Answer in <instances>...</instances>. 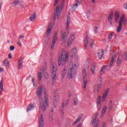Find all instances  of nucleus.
<instances>
[{
    "label": "nucleus",
    "mask_w": 127,
    "mask_h": 127,
    "mask_svg": "<svg viewBox=\"0 0 127 127\" xmlns=\"http://www.w3.org/2000/svg\"><path fill=\"white\" fill-rule=\"evenodd\" d=\"M81 121V117H78L76 120L73 123V125H76V124H78Z\"/></svg>",
    "instance_id": "obj_39"
},
{
    "label": "nucleus",
    "mask_w": 127,
    "mask_h": 127,
    "mask_svg": "<svg viewBox=\"0 0 127 127\" xmlns=\"http://www.w3.org/2000/svg\"><path fill=\"white\" fill-rule=\"evenodd\" d=\"M109 91L110 89L108 88L106 89L103 93L102 98V102H103V103H104V102H106V99H107V97H108V95H109Z\"/></svg>",
    "instance_id": "obj_14"
},
{
    "label": "nucleus",
    "mask_w": 127,
    "mask_h": 127,
    "mask_svg": "<svg viewBox=\"0 0 127 127\" xmlns=\"http://www.w3.org/2000/svg\"><path fill=\"white\" fill-rule=\"evenodd\" d=\"M54 14V19H59V16H60L61 14V7H60V6H57Z\"/></svg>",
    "instance_id": "obj_7"
},
{
    "label": "nucleus",
    "mask_w": 127,
    "mask_h": 127,
    "mask_svg": "<svg viewBox=\"0 0 127 127\" xmlns=\"http://www.w3.org/2000/svg\"><path fill=\"white\" fill-rule=\"evenodd\" d=\"M102 85H103V83H100L98 82V85H97V92H100V90L101 89V88H102Z\"/></svg>",
    "instance_id": "obj_37"
},
{
    "label": "nucleus",
    "mask_w": 127,
    "mask_h": 127,
    "mask_svg": "<svg viewBox=\"0 0 127 127\" xmlns=\"http://www.w3.org/2000/svg\"><path fill=\"white\" fill-rule=\"evenodd\" d=\"M76 53H77V48H73L70 53V57L71 59H73L76 56Z\"/></svg>",
    "instance_id": "obj_18"
},
{
    "label": "nucleus",
    "mask_w": 127,
    "mask_h": 127,
    "mask_svg": "<svg viewBox=\"0 0 127 127\" xmlns=\"http://www.w3.org/2000/svg\"><path fill=\"white\" fill-rule=\"evenodd\" d=\"M90 63V59H87L85 61V64H89Z\"/></svg>",
    "instance_id": "obj_54"
},
{
    "label": "nucleus",
    "mask_w": 127,
    "mask_h": 127,
    "mask_svg": "<svg viewBox=\"0 0 127 127\" xmlns=\"http://www.w3.org/2000/svg\"><path fill=\"white\" fill-rule=\"evenodd\" d=\"M82 3V0H76L75 1V3L72 6V10H75L76 8H77L78 6L80 5Z\"/></svg>",
    "instance_id": "obj_15"
},
{
    "label": "nucleus",
    "mask_w": 127,
    "mask_h": 127,
    "mask_svg": "<svg viewBox=\"0 0 127 127\" xmlns=\"http://www.w3.org/2000/svg\"><path fill=\"white\" fill-rule=\"evenodd\" d=\"M52 118H53V114L50 115L49 122L50 123H52V122H53V119H52Z\"/></svg>",
    "instance_id": "obj_43"
},
{
    "label": "nucleus",
    "mask_w": 127,
    "mask_h": 127,
    "mask_svg": "<svg viewBox=\"0 0 127 127\" xmlns=\"http://www.w3.org/2000/svg\"><path fill=\"white\" fill-rule=\"evenodd\" d=\"M95 43V41H94V40L91 39L90 40V48H93V46L94 45V44Z\"/></svg>",
    "instance_id": "obj_41"
},
{
    "label": "nucleus",
    "mask_w": 127,
    "mask_h": 127,
    "mask_svg": "<svg viewBox=\"0 0 127 127\" xmlns=\"http://www.w3.org/2000/svg\"><path fill=\"white\" fill-rule=\"evenodd\" d=\"M73 103H74V105H77V104H78V99H77L76 98L74 99Z\"/></svg>",
    "instance_id": "obj_48"
},
{
    "label": "nucleus",
    "mask_w": 127,
    "mask_h": 127,
    "mask_svg": "<svg viewBox=\"0 0 127 127\" xmlns=\"http://www.w3.org/2000/svg\"><path fill=\"white\" fill-rule=\"evenodd\" d=\"M20 4V7L21 8H24V6L23 5V3H22V2L21 3H19Z\"/></svg>",
    "instance_id": "obj_55"
},
{
    "label": "nucleus",
    "mask_w": 127,
    "mask_h": 127,
    "mask_svg": "<svg viewBox=\"0 0 127 127\" xmlns=\"http://www.w3.org/2000/svg\"><path fill=\"white\" fill-rule=\"evenodd\" d=\"M113 17H114V12L113 11H111L109 14L108 21H112V20H113Z\"/></svg>",
    "instance_id": "obj_33"
},
{
    "label": "nucleus",
    "mask_w": 127,
    "mask_h": 127,
    "mask_svg": "<svg viewBox=\"0 0 127 127\" xmlns=\"http://www.w3.org/2000/svg\"><path fill=\"white\" fill-rule=\"evenodd\" d=\"M21 38H24V36L23 35H21L19 36V39L18 40V45L20 47L22 46V44H21V41L20 40Z\"/></svg>",
    "instance_id": "obj_29"
},
{
    "label": "nucleus",
    "mask_w": 127,
    "mask_h": 127,
    "mask_svg": "<svg viewBox=\"0 0 127 127\" xmlns=\"http://www.w3.org/2000/svg\"><path fill=\"white\" fill-rule=\"evenodd\" d=\"M95 70H96V65H92L91 67V73L92 74H94Z\"/></svg>",
    "instance_id": "obj_36"
},
{
    "label": "nucleus",
    "mask_w": 127,
    "mask_h": 127,
    "mask_svg": "<svg viewBox=\"0 0 127 127\" xmlns=\"http://www.w3.org/2000/svg\"><path fill=\"white\" fill-rule=\"evenodd\" d=\"M105 73V70L103 69L102 68L100 70V74L103 75Z\"/></svg>",
    "instance_id": "obj_47"
},
{
    "label": "nucleus",
    "mask_w": 127,
    "mask_h": 127,
    "mask_svg": "<svg viewBox=\"0 0 127 127\" xmlns=\"http://www.w3.org/2000/svg\"><path fill=\"white\" fill-rule=\"evenodd\" d=\"M69 105V99L65 101L62 105V108H65V107H67Z\"/></svg>",
    "instance_id": "obj_30"
},
{
    "label": "nucleus",
    "mask_w": 127,
    "mask_h": 127,
    "mask_svg": "<svg viewBox=\"0 0 127 127\" xmlns=\"http://www.w3.org/2000/svg\"><path fill=\"white\" fill-rule=\"evenodd\" d=\"M8 58H9V59H11V58H12V57L11 56V54H8Z\"/></svg>",
    "instance_id": "obj_60"
},
{
    "label": "nucleus",
    "mask_w": 127,
    "mask_h": 127,
    "mask_svg": "<svg viewBox=\"0 0 127 127\" xmlns=\"http://www.w3.org/2000/svg\"><path fill=\"white\" fill-rule=\"evenodd\" d=\"M125 59L127 60V53H125Z\"/></svg>",
    "instance_id": "obj_64"
},
{
    "label": "nucleus",
    "mask_w": 127,
    "mask_h": 127,
    "mask_svg": "<svg viewBox=\"0 0 127 127\" xmlns=\"http://www.w3.org/2000/svg\"><path fill=\"white\" fill-rule=\"evenodd\" d=\"M117 63L118 64H121V63H123V56H119L117 60Z\"/></svg>",
    "instance_id": "obj_31"
},
{
    "label": "nucleus",
    "mask_w": 127,
    "mask_h": 127,
    "mask_svg": "<svg viewBox=\"0 0 127 127\" xmlns=\"http://www.w3.org/2000/svg\"><path fill=\"white\" fill-rule=\"evenodd\" d=\"M88 39H89V36H88V35H86L85 37L84 38V50H87V47L88 46Z\"/></svg>",
    "instance_id": "obj_19"
},
{
    "label": "nucleus",
    "mask_w": 127,
    "mask_h": 127,
    "mask_svg": "<svg viewBox=\"0 0 127 127\" xmlns=\"http://www.w3.org/2000/svg\"><path fill=\"white\" fill-rule=\"evenodd\" d=\"M3 63L4 64H9V62H8V61H7V60H5L3 62Z\"/></svg>",
    "instance_id": "obj_56"
},
{
    "label": "nucleus",
    "mask_w": 127,
    "mask_h": 127,
    "mask_svg": "<svg viewBox=\"0 0 127 127\" xmlns=\"http://www.w3.org/2000/svg\"><path fill=\"white\" fill-rule=\"evenodd\" d=\"M23 63V62H22V58H20L18 60V64H22Z\"/></svg>",
    "instance_id": "obj_46"
},
{
    "label": "nucleus",
    "mask_w": 127,
    "mask_h": 127,
    "mask_svg": "<svg viewBox=\"0 0 127 127\" xmlns=\"http://www.w3.org/2000/svg\"><path fill=\"white\" fill-rule=\"evenodd\" d=\"M44 127V117L43 115L41 114L39 119V127Z\"/></svg>",
    "instance_id": "obj_11"
},
{
    "label": "nucleus",
    "mask_w": 127,
    "mask_h": 127,
    "mask_svg": "<svg viewBox=\"0 0 127 127\" xmlns=\"http://www.w3.org/2000/svg\"><path fill=\"white\" fill-rule=\"evenodd\" d=\"M122 28H123V25L121 24H119V26L117 29V32L118 33H120V32H121Z\"/></svg>",
    "instance_id": "obj_35"
},
{
    "label": "nucleus",
    "mask_w": 127,
    "mask_h": 127,
    "mask_svg": "<svg viewBox=\"0 0 127 127\" xmlns=\"http://www.w3.org/2000/svg\"><path fill=\"white\" fill-rule=\"evenodd\" d=\"M107 109H108V106H105L103 107V109L101 111V118H103V117L105 116V113H106V112H107Z\"/></svg>",
    "instance_id": "obj_26"
},
{
    "label": "nucleus",
    "mask_w": 127,
    "mask_h": 127,
    "mask_svg": "<svg viewBox=\"0 0 127 127\" xmlns=\"http://www.w3.org/2000/svg\"><path fill=\"white\" fill-rule=\"evenodd\" d=\"M98 116L99 113H95L92 117L91 120V125H94V127H99V120L98 119Z\"/></svg>",
    "instance_id": "obj_6"
},
{
    "label": "nucleus",
    "mask_w": 127,
    "mask_h": 127,
    "mask_svg": "<svg viewBox=\"0 0 127 127\" xmlns=\"http://www.w3.org/2000/svg\"><path fill=\"white\" fill-rule=\"evenodd\" d=\"M22 1L20 0H14L12 3H11V5L12 6H15L19 3H21Z\"/></svg>",
    "instance_id": "obj_23"
},
{
    "label": "nucleus",
    "mask_w": 127,
    "mask_h": 127,
    "mask_svg": "<svg viewBox=\"0 0 127 127\" xmlns=\"http://www.w3.org/2000/svg\"><path fill=\"white\" fill-rule=\"evenodd\" d=\"M35 108V104H31L28 106L27 108V111L29 112V111H32V110H34Z\"/></svg>",
    "instance_id": "obj_25"
},
{
    "label": "nucleus",
    "mask_w": 127,
    "mask_h": 127,
    "mask_svg": "<svg viewBox=\"0 0 127 127\" xmlns=\"http://www.w3.org/2000/svg\"><path fill=\"white\" fill-rule=\"evenodd\" d=\"M58 100H59V96H58V95H55L54 96V98L53 99V106L55 108H52L51 110V111L52 113H54V111H55V108H56V107H57Z\"/></svg>",
    "instance_id": "obj_9"
},
{
    "label": "nucleus",
    "mask_w": 127,
    "mask_h": 127,
    "mask_svg": "<svg viewBox=\"0 0 127 127\" xmlns=\"http://www.w3.org/2000/svg\"><path fill=\"white\" fill-rule=\"evenodd\" d=\"M78 67H79V64H69L67 71V78L69 79H72V78H74V77H75V75H76V72H77V68Z\"/></svg>",
    "instance_id": "obj_2"
},
{
    "label": "nucleus",
    "mask_w": 127,
    "mask_h": 127,
    "mask_svg": "<svg viewBox=\"0 0 127 127\" xmlns=\"http://www.w3.org/2000/svg\"><path fill=\"white\" fill-rule=\"evenodd\" d=\"M58 61L59 64L67 63L69 61V54L65 53V50H63L61 56H59Z\"/></svg>",
    "instance_id": "obj_3"
},
{
    "label": "nucleus",
    "mask_w": 127,
    "mask_h": 127,
    "mask_svg": "<svg viewBox=\"0 0 127 127\" xmlns=\"http://www.w3.org/2000/svg\"><path fill=\"white\" fill-rule=\"evenodd\" d=\"M67 73V70L66 69H64L62 71V73H61V78L62 79H64V77H65V76H66V74Z\"/></svg>",
    "instance_id": "obj_32"
},
{
    "label": "nucleus",
    "mask_w": 127,
    "mask_h": 127,
    "mask_svg": "<svg viewBox=\"0 0 127 127\" xmlns=\"http://www.w3.org/2000/svg\"><path fill=\"white\" fill-rule=\"evenodd\" d=\"M21 68H22V64H19L18 65V70L21 69Z\"/></svg>",
    "instance_id": "obj_52"
},
{
    "label": "nucleus",
    "mask_w": 127,
    "mask_h": 127,
    "mask_svg": "<svg viewBox=\"0 0 127 127\" xmlns=\"http://www.w3.org/2000/svg\"><path fill=\"white\" fill-rule=\"evenodd\" d=\"M45 70H46V68H41V71H42L41 72H39L38 73V81H41V80H42V72L43 73V72H44V71H45Z\"/></svg>",
    "instance_id": "obj_20"
},
{
    "label": "nucleus",
    "mask_w": 127,
    "mask_h": 127,
    "mask_svg": "<svg viewBox=\"0 0 127 127\" xmlns=\"http://www.w3.org/2000/svg\"><path fill=\"white\" fill-rule=\"evenodd\" d=\"M120 18V13L118 11L115 12V22H118L119 21V19Z\"/></svg>",
    "instance_id": "obj_27"
},
{
    "label": "nucleus",
    "mask_w": 127,
    "mask_h": 127,
    "mask_svg": "<svg viewBox=\"0 0 127 127\" xmlns=\"http://www.w3.org/2000/svg\"><path fill=\"white\" fill-rule=\"evenodd\" d=\"M107 68H108V65H104L102 68L103 70H104V71H106L107 70Z\"/></svg>",
    "instance_id": "obj_51"
},
{
    "label": "nucleus",
    "mask_w": 127,
    "mask_h": 127,
    "mask_svg": "<svg viewBox=\"0 0 127 127\" xmlns=\"http://www.w3.org/2000/svg\"><path fill=\"white\" fill-rule=\"evenodd\" d=\"M96 104L98 110H101V108H102V96H99L97 97Z\"/></svg>",
    "instance_id": "obj_12"
},
{
    "label": "nucleus",
    "mask_w": 127,
    "mask_h": 127,
    "mask_svg": "<svg viewBox=\"0 0 127 127\" xmlns=\"http://www.w3.org/2000/svg\"><path fill=\"white\" fill-rule=\"evenodd\" d=\"M87 14L88 15H90V14H91V10H87Z\"/></svg>",
    "instance_id": "obj_61"
},
{
    "label": "nucleus",
    "mask_w": 127,
    "mask_h": 127,
    "mask_svg": "<svg viewBox=\"0 0 127 127\" xmlns=\"http://www.w3.org/2000/svg\"><path fill=\"white\" fill-rule=\"evenodd\" d=\"M75 39V36L74 34L70 35L68 38V40L67 41V46H71V45L72 43H73V41H74V40Z\"/></svg>",
    "instance_id": "obj_13"
},
{
    "label": "nucleus",
    "mask_w": 127,
    "mask_h": 127,
    "mask_svg": "<svg viewBox=\"0 0 127 127\" xmlns=\"http://www.w3.org/2000/svg\"><path fill=\"white\" fill-rule=\"evenodd\" d=\"M113 36H114V33H110L108 36L109 40H111V39H112V38H113Z\"/></svg>",
    "instance_id": "obj_42"
},
{
    "label": "nucleus",
    "mask_w": 127,
    "mask_h": 127,
    "mask_svg": "<svg viewBox=\"0 0 127 127\" xmlns=\"http://www.w3.org/2000/svg\"><path fill=\"white\" fill-rule=\"evenodd\" d=\"M89 68V65L88 64H84L83 68L82 69V75L83 77V90H86V88L87 87V84H88V81L87 80V69Z\"/></svg>",
    "instance_id": "obj_4"
},
{
    "label": "nucleus",
    "mask_w": 127,
    "mask_h": 127,
    "mask_svg": "<svg viewBox=\"0 0 127 127\" xmlns=\"http://www.w3.org/2000/svg\"><path fill=\"white\" fill-rule=\"evenodd\" d=\"M52 28H53V24L51 23L48 28L46 35L47 37H49V36H50V34L51 33V30H52Z\"/></svg>",
    "instance_id": "obj_16"
},
{
    "label": "nucleus",
    "mask_w": 127,
    "mask_h": 127,
    "mask_svg": "<svg viewBox=\"0 0 127 127\" xmlns=\"http://www.w3.org/2000/svg\"><path fill=\"white\" fill-rule=\"evenodd\" d=\"M37 17L36 14L34 13L30 17V20L31 21H35V19Z\"/></svg>",
    "instance_id": "obj_28"
},
{
    "label": "nucleus",
    "mask_w": 127,
    "mask_h": 127,
    "mask_svg": "<svg viewBox=\"0 0 127 127\" xmlns=\"http://www.w3.org/2000/svg\"><path fill=\"white\" fill-rule=\"evenodd\" d=\"M4 70H3V68H2L1 67H0V73H2Z\"/></svg>",
    "instance_id": "obj_58"
},
{
    "label": "nucleus",
    "mask_w": 127,
    "mask_h": 127,
    "mask_svg": "<svg viewBox=\"0 0 127 127\" xmlns=\"http://www.w3.org/2000/svg\"><path fill=\"white\" fill-rule=\"evenodd\" d=\"M70 21H71V20H70V15L68 14L67 16L66 23L65 25V28L66 29H69V25H70Z\"/></svg>",
    "instance_id": "obj_21"
},
{
    "label": "nucleus",
    "mask_w": 127,
    "mask_h": 127,
    "mask_svg": "<svg viewBox=\"0 0 127 127\" xmlns=\"http://www.w3.org/2000/svg\"><path fill=\"white\" fill-rule=\"evenodd\" d=\"M43 92V86L42 85L37 90V95L38 98H40V111L41 112H45L47 107H48L49 101L47 96L45 95L44 100L41 97H42V93Z\"/></svg>",
    "instance_id": "obj_1"
},
{
    "label": "nucleus",
    "mask_w": 127,
    "mask_h": 127,
    "mask_svg": "<svg viewBox=\"0 0 127 127\" xmlns=\"http://www.w3.org/2000/svg\"><path fill=\"white\" fill-rule=\"evenodd\" d=\"M68 34H69V33L66 32L62 34V43L64 45L66 44L68 45V39L67 38Z\"/></svg>",
    "instance_id": "obj_8"
},
{
    "label": "nucleus",
    "mask_w": 127,
    "mask_h": 127,
    "mask_svg": "<svg viewBox=\"0 0 127 127\" xmlns=\"http://www.w3.org/2000/svg\"><path fill=\"white\" fill-rule=\"evenodd\" d=\"M65 127H72L71 126V122H68L66 124Z\"/></svg>",
    "instance_id": "obj_45"
},
{
    "label": "nucleus",
    "mask_w": 127,
    "mask_h": 127,
    "mask_svg": "<svg viewBox=\"0 0 127 127\" xmlns=\"http://www.w3.org/2000/svg\"><path fill=\"white\" fill-rule=\"evenodd\" d=\"M81 126H82V124L79 123V124H78V125H77V127H81Z\"/></svg>",
    "instance_id": "obj_63"
},
{
    "label": "nucleus",
    "mask_w": 127,
    "mask_h": 127,
    "mask_svg": "<svg viewBox=\"0 0 127 127\" xmlns=\"http://www.w3.org/2000/svg\"><path fill=\"white\" fill-rule=\"evenodd\" d=\"M98 83H103V78L102 77H99L98 79Z\"/></svg>",
    "instance_id": "obj_44"
},
{
    "label": "nucleus",
    "mask_w": 127,
    "mask_h": 127,
    "mask_svg": "<svg viewBox=\"0 0 127 127\" xmlns=\"http://www.w3.org/2000/svg\"><path fill=\"white\" fill-rule=\"evenodd\" d=\"M109 106L110 107V110H112V109H113V106H114V102H113V100H110V101Z\"/></svg>",
    "instance_id": "obj_38"
},
{
    "label": "nucleus",
    "mask_w": 127,
    "mask_h": 127,
    "mask_svg": "<svg viewBox=\"0 0 127 127\" xmlns=\"http://www.w3.org/2000/svg\"><path fill=\"white\" fill-rule=\"evenodd\" d=\"M0 91L3 92V80H1L0 82Z\"/></svg>",
    "instance_id": "obj_34"
},
{
    "label": "nucleus",
    "mask_w": 127,
    "mask_h": 127,
    "mask_svg": "<svg viewBox=\"0 0 127 127\" xmlns=\"http://www.w3.org/2000/svg\"><path fill=\"white\" fill-rule=\"evenodd\" d=\"M52 85L56 82V77H57V65L56 64H53L52 66Z\"/></svg>",
    "instance_id": "obj_5"
},
{
    "label": "nucleus",
    "mask_w": 127,
    "mask_h": 127,
    "mask_svg": "<svg viewBox=\"0 0 127 127\" xmlns=\"http://www.w3.org/2000/svg\"><path fill=\"white\" fill-rule=\"evenodd\" d=\"M58 2H59V0H55V3L54 4V5L55 6H56V5L58 4Z\"/></svg>",
    "instance_id": "obj_49"
},
{
    "label": "nucleus",
    "mask_w": 127,
    "mask_h": 127,
    "mask_svg": "<svg viewBox=\"0 0 127 127\" xmlns=\"http://www.w3.org/2000/svg\"><path fill=\"white\" fill-rule=\"evenodd\" d=\"M9 50L10 51H13L14 50V46H11L10 47Z\"/></svg>",
    "instance_id": "obj_50"
},
{
    "label": "nucleus",
    "mask_w": 127,
    "mask_h": 127,
    "mask_svg": "<svg viewBox=\"0 0 127 127\" xmlns=\"http://www.w3.org/2000/svg\"><path fill=\"white\" fill-rule=\"evenodd\" d=\"M104 56V51L103 50H99L97 52V58L100 60L103 58V56Z\"/></svg>",
    "instance_id": "obj_22"
},
{
    "label": "nucleus",
    "mask_w": 127,
    "mask_h": 127,
    "mask_svg": "<svg viewBox=\"0 0 127 127\" xmlns=\"http://www.w3.org/2000/svg\"><path fill=\"white\" fill-rule=\"evenodd\" d=\"M126 24L127 23V18L125 17V15H122L119 20V24Z\"/></svg>",
    "instance_id": "obj_17"
},
{
    "label": "nucleus",
    "mask_w": 127,
    "mask_h": 127,
    "mask_svg": "<svg viewBox=\"0 0 127 127\" xmlns=\"http://www.w3.org/2000/svg\"><path fill=\"white\" fill-rule=\"evenodd\" d=\"M32 83H35V79L34 78H32Z\"/></svg>",
    "instance_id": "obj_62"
},
{
    "label": "nucleus",
    "mask_w": 127,
    "mask_h": 127,
    "mask_svg": "<svg viewBox=\"0 0 127 127\" xmlns=\"http://www.w3.org/2000/svg\"><path fill=\"white\" fill-rule=\"evenodd\" d=\"M93 32H94V34H96V35L97 34V33L98 32V27L95 26L94 27Z\"/></svg>",
    "instance_id": "obj_40"
},
{
    "label": "nucleus",
    "mask_w": 127,
    "mask_h": 127,
    "mask_svg": "<svg viewBox=\"0 0 127 127\" xmlns=\"http://www.w3.org/2000/svg\"><path fill=\"white\" fill-rule=\"evenodd\" d=\"M45 78H46V79H49V74H48V73H46L45 75Z\"/></svg>",
    "instance_id": "obj_57"
},
{
    "label": "nucleus",
    "mask_w": 127,
    "mask_h": 127,
    "mask_svg": "<svg viewBox=\"0 0 127 127\" xmlns=\"http://www.w3.org/2000/svg\"><path fill=\"white\" fill-rule=\"evenodd\" d=\"M117 59V55H116V53H113L112 55V59L110 61V64H113L116 62V59Z\"/></svg>",
    "instance_id": "obj_24"
},
{
    "label": "nucleus",
    "mask_w": 127,
    "mask_h": 127,
    "mask_svg": "<svg viewBox=\"0 0 127 127\" xmlns=\"http://www.w3.org/2000/svg\"><path fill=\"white\" fill-rule=\"evenodd\" d=\"M10 66L8 64H4V67H5V68H6V69L8 68V67Z\"/></svg>",
    "instance_id": "obj_53"
},
{
    "label": "nucleus",
    "mask_w": 127,
    "mask_h": 127,
    "mask_svg": "<svg viewBox=\"0 0 127 127\" xmlns=\"http://www.w3.org/2000/svg\"><path fill=\"white\" fill-rule=\"evenodd\" d=\"M124 7L126 9H127V3H125Z\"/></svg>",
    "instance_id": "obj_59"
},
{
    "label": "nucleus",
    "mask_w": 127,
    "mask_h": 127,
    "mask_svg": "<svg viewBox=\"0 0 127 127\" xmlns=\"http://www.w3.org/2000/svg\"><path fill=\"white\" fill-rule=\"evenodd\" d=\"M58 34H57V32H55L53 37V41L52 42V45H51V49H53L54 48V47L55 46V44H56V41H57V35Z\"/></svg>",
    "instance_id": "obj_10"
}]
</instances>
